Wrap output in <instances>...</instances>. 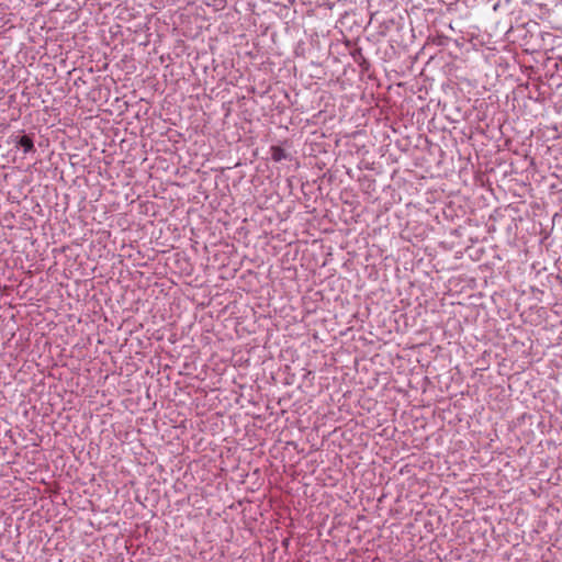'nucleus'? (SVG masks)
Listing matches in <instances>:
<instances>
[{
	"mask_svg": "<svg viewBox=\"0 0 562 562\" xmlns=\"http://www.w3.org/2000/svg\"><path fill=\"white\" fill-rule=\"evenodd\" d=\"M18 144L23 148L24 153H30L34 150L33 139L27 135H23L22 137H20Z\"/></svg>",
	"mask_w": 562,
	"mask_h": 562,
	"instance_id": "1",
	"label": "nucleus"
},
{
	"mask_svg": "<svg viewBox=\"0 0 562 562\" xmlns=\"http://www.w3.org/2000/svg\"><path fill=\"white\" fill-rule=\"evenodd\" d=\"M270 151H271V158L274 161H281L286 158L285 150L283 148H281L280 146H272Z\"/></svg>",
	"mask_w": 562,
	"mask_h": 562,
	"instance_id": "2",
	"label": "nucleus"
}]
</instances>
